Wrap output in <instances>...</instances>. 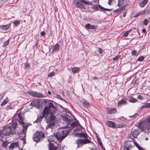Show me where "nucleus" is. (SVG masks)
I'll return each instance as SVG.
<instances>
[{"mask_svg":"<svg viewBox=\"0 0 150 150\" xmlns=\"http://www.w3.org/2000/svg\"><path fill=\"white\" fill-rule=\"evenodd\" d=\"M48 108L51 111L53 110L51 112L48 117L47 119L49 121H51L54 120L55 118V116L54 115L55 113V108L54 107V105L52 103L50 102L48 103Z\"/></svg>","mask_w":150,"mask_h":150,"instance_id":"nucleus-1","label":"nucleus"},{"mask_svg":"<svg viewBox=\"0 0 150 150\" xmlns=\"http://www.w3.org/2000/svg\"><path fill=\"white\" fill-rule=\"evenodd\" d=\"M91 143L90 145L92 146H94V145L92 143H91L90 141L87 139H77L74 143V144L77 145L76 149L79 147H81L83 145L88 143Z\"/></svg>","mask_w":150,"mask_h":150,"instance_id":"nucleus-2","label":"nucleus"},{"mask_svg":"<svg viewBox=\"0 0 150 150\" xmlns=\"http://www.w3.org/2000/svg\"><path fill=\"white\" fill-rule=\"evenodd\" d=\"M138 127L142 131H150V125L144 121L139 122L138 123Z\"/></svg>","mask_w":150,"mask_h":150,"instance_id":"nucleus-3","label":"nucleus"},{"mask_svg":"<svg viewBox=\"0 0 150 150\" xmlns=\"http://www.w3.org/2000/svg\"><path fill=\"white\" fill-rule=\"evenodd\" d=\"M128 140L126 141L124 144V149L125 150H129L130 149L134 146V142L130 137H129Z\"/></svg>","mask_w":150,"mask_h":150,"instance_id":"nucleus-4","label":"nucleus"},{"mask_svg":"<svg viewBox=\"0 0 150 150\" xmlns=\"http://www.w3.org/2000/svg\"><path fill=\"white\" fill-rule=\"evenodd\" d=\"M69 132H58L56 134L54 133L53 137H55L58 140L62 141L67 136Z\"/></svg>","mask_w":150,"mask_h":150,"instance_id":"nucleus-5","label":"nucleus"},{"mask_svg":"<svg viewBox=\"0 0 150 150\" xmlns=\"http://www.w3.org/2000/svg\"><path fill=\"white\" fill-rule=\"evenodd\" d=\"M17 123L16 121L12 122L11 126H5L3 127L2 131H11L13 130L16 128Z\"/></svg>","mask_w":150,"mask_h":150,"instance_id":"nucleus-6","label":"nucleus"},{"mask_svg":"<svg viewBox=\"0 0 150 150\" xmlns=\"http://www.w3.org/2000/svg\"><path fill=\"white\" fill-rule=\"evenodd\" d=\"M44 137V134L43 132H36L34 135L33 139L35 142H37L39 141L42 140V139Z\"/></svg>","mask_w":150,"mask_h":150,"instance_id":"nucleus-7","label":"nucleus"},{"mask_svg":"<svg viewBox=\"0 0 150 150\" xmlns=\"http://www.w3.org/2000/svg\"><path fill=\"white\" fill-rule=\"evenodd\" d=\"M79 124L78 122H73L71 124L70 126L72 127V128L76 127L74 131H84L85 130V129Z\"/></svg>","mask_w":150,"mask_h":150,"instance_id":"nucleus-8","label":"nucleus"},{"mask_svg":"<svg viewBox=\"0 0 150 150\" xmlns=\"http://www.w3.org/2000/svg\"><path fill=\"white\" fill-rule=\"evenodd\" d=\"M73 3L77 8H80L81 10L84 11L85 9V6L83 4V2L81 0L76 1V0H73Z\"/></svg>","mask_w":150,"mask_h":150,"instance_id":"nucleus-9","label":"nucleus"},{"mask_svg":"<svg viewBox=\"0 0 150 150\" xmlns=\"http://www.w3.org/2000/svg\"><path fill=\"white\" fill-rule=\"evenodd\" d=\"M28 93L29 94L34 97L41 98L44 97L43 95L37 92L33 91L30 90L28 91Z\"/></svg>","mask_w":150,"mask_h":150,"instance_id":"nucleus-10","label":"nucleus"},{"mask_svg":"<svg viewBox=\"0 0 150 150\" xmlns=\"http://www.w3.org/2000/svg\"><path fill=\"white\" fill-rule=\"evenodd\" d=\"M119 3L117 6L119 7H121L124 8L129 3L128 0H118Z\"/></svg>","mask_w":150,"mask_h":150,"instance_id":"nucleus-11","label":"nucleus"},{"mask_svg":"<svg viewBox=\"0 0 150 150\" xmlns=\"http://www.w3.org/2000/svg\"><path fill=\"white\" fill-rule=\"evenodd\" d=\"M74 135L75 136L79 138H87L88 137V135L85 132L76 133Z\"/></svg>","mask_w":150,"mask_h":150,"instance_id":"nucleus-12","label":"nucleus"},{"mask_svg":"<svg viewBox=\"0 0 150 150\" xmlns=\"http://www.w3.org/2000/svg\"><path fill=\"white\" fill-rule=\"evenodd\" d=\"M98 8H100L102 10L105 11H110V10H111V9L104 8L103 7L101 6L100 5L98 4L94 5L93 6V8L95 10L98 9Z\"/></svg>","mask_w":150,"mask_h":150,"instance_id":"nucleus-13","label":"nucleus"},{"mask_svg":"<svg viewBox=\"0 0 150 150\" xmlns=\"http://www.w3.org/2000/svg\"><path fill=\"white\" fill-rule=\"evenodd\" d=\"M40 101L38 100H35L32 101L31 105L36 108H38L40 104Z\"/></svg>","mask_w":150,"mask_h":150,"instance_id":"nucleus-14","label":"nucleus"},{"mask_svg":"<svg viewBox=\"0 0 150 150\" xmlns=\"http://www.w3.org/2000/svg\"><path fill=\"white\" fill-rule=\"evenodd\" d=\"M50 111H51L48 109L47 106H45L43 111V116L45 117L46 118Z\"/></svg>","mask_w":150,"mask_h":150,"instance_id":"nucleus-15","label":"nucleus"},{"mask_svg":"<svg viewBox=\"0 0 150 150\" xmlns=\"http://www.w3.org/2000/svg\"><path fill=\"white\" fill-rule=\"evenodd\" d=\"M17 116L19 118V120H18V121L20 124H21L22 122H23V117L21 116L20 113L18 114V115L17 114H15V115L13 117V119L14 120V119H15V117H17Z\"/></svg>","mask_w":150,"mask_h":150,"instance_id":"nucleus-16","label":"nucleus"},{"mask_svg":"<svg viewBox=\"0 0 150 150\" xmlns=\"http://www.w3.org/2000/svg\"><path fill=\"white\" fill-rule=\"evenodd\" d=\"M116 112V110L115 108H108L106 109V113L107 114H114Z\"/></svg>","mask_w":150,"mask_h":150,"instance_id":"nucleus-17","label":"nucleus"},{"mask_svg":"<svg viewBox=\"0 0 150 150\" xmlns=\"http://www.w3.org/2000/svg\"><path fill=\"white\" fill-rule=\"evenodd\" d=\"M21 125L23 126V127L22 131H26L28 127L31 125L30 124H25L23 122H22Z\"/></svg>","mask_w":150,"mask_h":150,"instance_id":"nucleus-18","label":"nucleus"},{"mask_svg":"<svg viewBox=\"0 0 150 150\" xmlns=\"http://www.w3.org/2000/svg\"><path fill=\"white\" fill-rule=\"evenodd\" d=\"M127 99L126 98L122 99L121 100L118 102L117 103V105L119 106H120L123 105H124L126 103Z\"/></svg>","mask_w":150,"mask_h":150,"instance_id":"nucleus-19","label":"nucleus"},{"mask_svg":"<svg viewBox=\"0 0 150 150\" xmlns=\"http://www.w3.org/2000/svg\"><path fill=\"white\" fill-rule=\"evenodd\" d=\"M145 13L148 14L149 13V12H146L144 10L140 11L139 12L137 13L134 16V17H136L139 15L144 14Z\"/></svg>","mask_w":150,"mask_h":150,"instance_id":"nucleus-20","label":"nucleus"},{"mask_svg":"<svg viewBox=\"0 0 150 150\" xmlns=\"http://www.w3.org/2000/svg\"><path fill=\"white\" fill-rule=\"evenodd\" d=\"M106 124L110 127H112L113 128H115L116 124L112 121L107 122H106Z\"/></svg>","mask_w":150,"mask_h":150,"instance_id":"nucleus-21","label":"nucleus"},{"mask_svg":"<svg viewBox=\"0 0 150 150\" xmlns=\"http://www.w3.org/2000/svg\"><path fill=\"white\" fill-rule=\"evenodd\" d=\"M59 44L58 43L56 44L53 47L52 52H55L59 50Z\"/></svg>","mask_w":150,"mask_h":150,"instance_id":"nucleus-22","label":"nucleus"},{"mask_svg":"<svg viewBox=\"0 0 150 150\" xmlns=\"http://www.w3.org/2000/svg\"><path fill=\"white\" fill-rule=\"evenodd\" d=\"M85 27L87 29H95L96 28V26L89 23H87L85 25Z\"/></svg>","mask_w":150,"mask_h":150,"instance_id":"nucleus-23","label":"nucleus"},{"mask_svg":"<svg viewBox=\"0 0 150 150\" xmlns=\"http://www.w3.org/2000/svg\"><path fill=\"white\" fill-rule=\"evenodd\" d=\"M18 143L17 142H14L11 144L9 146V149H13L14 147H18Z\"/></svg>","mask_w":150,"mask_h":150,"instance_id":"nucleus-24","label":"nucleus"},{"mask_svg":"<svg viewBox=\"0 0 150 150\" xmlns=\"http://www.w3.org/2000/svg\"><path fill=\"white\" fill-rule=\"evenodd\" d=\"M71 70L73 73L75 74L79 72L80 68L78 67H73L72 68Z\"/></svg>","mask_w":150,"mask_h":150,"instance_id":"nucleus-25","label":"nucleus"},{"mask_svg":"<svg viewBox=\"0 0 150 150\" xmlns=\"http://www.w3.org/2000/svg\"><path fill=\"white\" fill-rule=\"evenodd\" d=\"M148 0H144L139 4L140 6L141 7H144L147 3Z\"/></svg>","mask_w":150,"mask_h":150,"instance_id":"nucleus-26","label":"nucleus"},{"mask_svg":"<svg viewBox=\"0 0 150 150\" xmlns=\"http://www.w3.org/2000/svg\"><path fill=\"white\" fill-rule=\"evenodd\" d=\"M82 105L85 108H88L90 106V103L86 101L83 102Z\"/></svg>","mask_w":150,"mask_h":150,"instance_id":"nucleus-27","label":"nucleus"},{"mask_svg":"<svg viewBox=\"0 0 150 150\" xmlns=\"http://www.w3.org/2000/svg\"><path fill=\"white\" fill-rule=\"evenodd\" d=\"M8 102V100L7 97L5 99L3 102L1 103V106H3L5 105L6 104H7Z\"/></svg>","mask_w":150,"mask_h":150,"instance_id":"nucleus-28","label":"nucleus"},{"mask_svg":"<svg viewBox=\"0 0 150 150\" xmlns=\"http://www.w3.org/2000/svg\"><path fill=\"white\" fill-rule=\"evenodd\" d=\"M43 116L42 115H41L38 116L37 119L36 120L35 122H38L40 121H41L43 118Z\"/></svg>","mask_w":150,"mask_h":150,"instance_id":"nucleus-29","label":"nucleus"},{"mask_svg":"<svg viewBox=\"0 0 150 150\" xmlns=\"http://www.w3.org/2000/svg\"><path fill=\"white\" fill-rule=\"evenodd\" d=\"M128 100L129 102L134 103L137 101V100L133 97H131L128 99Z\"/></svg>","mask_w":150,"mask_h":150,"instance_id":"nucleus-30","label":"nucleus"},{"mask_svg":"<svg viewBox=\"0 0 150 150\" xmlns=\"http://www.w3.org/2000/svg\"><path fill=\"white\" fill-rule=\"evenodd\" d=\"M10 27V25L7 24L6 25H3L2 26V29L4 30H7Z\"/></svg>","mask_w":150,"mask_h":150,"instance_id":"nucleus-31","label":"nucleus"},{"mask_svg":"<svg viewBox=\"0 0 150 150\" xmlns=\"http://www.w3.org/2000/svg\"><path fill=\"white\" fill-rule=\"evenodd\" d=\"M1 132H2L3 134L4 135L8 136L11 134H13V133H12V132H0V134H1Z\"/></svg>","mask_w":150,"mask_h":150,"instance_id":"nucleus-32","label":"nucleus"},{"mask_svg":"<svg viewBox=\"0 0 150 150\" xmlns=\"http://www.w3.org/2000/svg\"><path fill=\"white\" fill-rule=\"evenodd\" d=\"M132 29H131L128 31H127L124 33L123 35V36L124 37H127L129 33L132 31Z\"/></svg>","mask_w":150,"mask_h":150,"instance_id":"nucleus-33","label":"nucleus"},{"mask_svg":"<svg viewBox=\"0 0 150 150\" xmlns=\"http://www.w3.org/2000/svg\"><path fill=\"white\" fill-rule=\"evenodd\" d=\"M137 132H132V136L133 138H136L138 135L139 134V133H136Z\"/></svg>","mask_w":150,"mask_h":150,"instance_id":"nucleus-34","label":"nucleus"},{"mask_svg":"<svg viewBox=\"0 0 150 150\" xmlns=\"http://www.w3.org/2000/svg\"><path fill=\"white\" fill-rule=\"evenodd\" d=\"M120 7L121 8H120L115 10L114 11V12L115 13H119L121 12L123 10L124 8L121 7Z\"/></svg>","mask_w":150,"mask_h":150,"instance_id":"nucleus-35","label":"nucleus"},{"mask_svg":"<svg viewBox=\"0 0 150 150\" xmlns=\"http://www.w3.org/2000/svg\"><path fill=\"white\" fill-rule=\"evenodd\" d=\"M97 139L98 144L102 147L103 145L100 139L98 137L97 138Z\"/></svg>","mask_w":150,"mask_h":150,"instance_id":"nucleus-36","label":"nucleus"},{"mask_svg":"<svg viewBox=\"0 0 150 150\" xmlns=\"http://www.w3.org/2000/svg\"><path fill=\"white\" fill-rule=\"evenodd\" d=\"M124 125L123 124L116 125L115 128H121L123 127Z\"/></svg>","mask_w":150,"mask_h":150,"instance_id":"nucleus-37","label":"nucleus"},{"mask_svg":"<svg viewBox=\"0 0 150 150\" xmlns=\"http://www.w3.org/2000/svg\"><path fill=\"white\" fill-rule=\"evenodd\" d=\"M20 21H19L16 20L13 22L14 25L17 26L19 24Z\"/></svg>","mask_w":150,"mask_h":150,"instance_id":"nucleus-38","label":"nucleus"},{"mask_svg":"<svg viewBox=\"0 0 150 150\" xmlns=\"http://www.w3.org/2000/svg\"><path fill=\"white\" fill-rule=\"evenodd\" d=\"M136 146L137 147L139 150H141V149L142 148L141 147L140 145L138 144L137 142H134V146Z\"/></svg>","mask_w":150,"mask_h":150,"instance_id":"nucleus-39","label":"nucleus"},{"mask_svg":"<svg viewBox=\"0 0 150 150\" xmlns=\"http://www.w3.org/2000/svg\"><path fill=\"white\" fill-rule=\"evenodd\" d=\"M55 74V72L53 71L52 72H50L48 75V76L50 77H52L53 76H54Z\"/></svg>","mask_w":150,"mask_h":150,"instance_id":"nucleus-40","label":"nucleus"},{"mask_svg":"<svg viewBox=\"0 0 150 150\" xmlns=\"http://www.w3.org/2000/svg\"><path fill=\"white\" fill-rule=\"evenodd\" d=\"M26 132H23V134H24V136L23 137V138L22 139L23 140V143L24 144H25V133Z\"/></svg>","mask_w":150,"mask_h":150,"instance_id":"nucleus-41","label":"nucleus"},{"mask_svg":"<svg viewBox=\"0 0 150 150\" xmlns=\"http://www.w3.org/2000/svg\"><path fill=\"white\" fill-rule=\"evenodd\" d=\"M9 43V40H8L6 41H5L3 45V47H6L8 45Z\"/></svg>","mask_w":150,"mask_h":150,"instance_id":"nucleus-42","label":"nucleus"},{"mask_svg":"<svg viewBox=\"0 0 150 150\" xmlns=\"http://www.w3.org/2000/svg\"><path fill=\"white\" fill-rule=\"evenodd\" d=\"M144 57L143 56L139 57L137 59V60L139 61H142L144 59Z\"/></svg>","mask_w":150,"mask_h":150,"instance_id":"nucleus-43","label":"nucleus"},{"mask_svg":"<svg viewBox=\"0 0 150 150\" xmlns=\"http://www.w3.org/2000/svg\"><path fill=\"white\" fill-rule=\"evenodd\" d=\"M137 98L138 99L142 100L144 99V97L141 95H139L137 96Z\"/></svg>","mask_w":150,"mask_h":150,"instance_id":"nucleus-44","label":"nucleus"},{"mask_svg":"<svg viewBox=\"0 0 150 150\" xmlns=\"http://www.w3.org/2000/svg\"><path fill=\"white\" fill-rule=\"evenodd\" d=\"M148 22V21L147 19H145L143 21L144 24L145 25H147Z\"/></svg>","mask_w":150,"mask_h":150,"instance_id":"nucleus-45","label":"nucleus"},{"mask_svg":"<svg viewBox=\"0 0 150 150\" xmlns=\"http://www.w3.org/2000/svg\"><path fill=\"white\" fill-rule=\"evenodd\" d=\"M81 1H82L83 3H84L85 4H91L90 2H89L88 1L84 0H81Z\"/></svg>","mask_w":150,"mask_h":150,"instance_id":"nucleus-46","label":"nucleus"},{"mask_svg":"<svg viewBox=\"0 0 150 150\" xmlns=\"http://www.w3.org/2000/svg\"><path fill=\"white\" fill-rule=\"evenodd\" d=\"M8 143L7 142H3L2 145L4 147H6L7 146Z\"/></svg>","mask_w":150,"mask_h":150,"instance_id":"nucleus-47","label":"nucleus"},{"mask_svg":"<svg viewBox=\"0 0 150 150\" xmlns=\"http://www.w3.org/2000/svg\"><path fill=\"white\" fill-rule=\"evenodd\" d=\"M98 52H99L100 54H102L103 52L102 50L100 47H98Z\"/></svg>","mask_w":150,"mask_h":150,"instance_id":"nucleus-48","label":"nucleus"},{"mask_svg":"<svg viewBox=\"0 0 150 150\" xmlns=\"http://www.w3.org/2000/svg\"><path fill=\"white\" fill-rule=\"evenodd\" d=\"M88 148L91 150H98V149L96 147H89Z\"/></svg>","mask_w":150,"mask_h":150,"instance_id":"nucleus-49","label":"nucleus"},{"mask_svg":"<svg viewBox=\"0 0 150 150\" xmlns=\"http://www.w3.org/2000/svg\"><path fill=\"white\" fill-rule=\"evenodd\" d=\"M30 64L28 63H25V67L26 68H28L29 67Z\"/></svg>","mask_w":150,"mask_h":150,"instance_id":"nucleus-50","label":"nucleus"},{"mask_svg":"<svg viewBox=\"0 0 150 150\" xmlns=\"http://www.w3.org/2000/svg\"><path fill=\"white\" fill-rule=\"evenodd\" d=\"M115 0H108V4L109 5H111V3L114 1Z\"/></svg>","mask_w":150,"mask_h":150,"instance_id":"nucleus-51","label":"nucleus"},{"mask_svg":"<svg viewBox=\"0 0 150 150\" xmlns=\"http://www.w3.org/2000/svg\"><path fill=\"white\" fill-rule=\"evenodd\" d=\"M137 115V113H135L134 115H133L130 116L129 117H130V118H134L136 117V115Z\"/></svg>","mask_w":150,"mask_h":150,"instance_id":"nucleus-52","label":"nucleus"},{"mask_svg":"<svg viewBox=\"0 0 150 150\" xmlns=\"http://www.w3.org/2000/svg\"><path fill=\"white\" fill-rule=\"evenodd\" d=\"M137 53V52L135 50H134L133 51H132V55H136V53Z\"/></svg>","mask_w":150,"mask_h":150,"instance_id":"nucleus-53","label":"nucleus"},{"mask_svg":"<svg viewBox=\"0 0 150 150\" xmlns=\"http://www.w3.org/2000/svg\"><path fill=\"white\" fill-rule=\"evenodd\" d=\"M119 57V56H116L113 58V59L114 61L118 59Z\"/></svg>","mask_w":150,"mask_h":150,"instance_id":"nucleus-54","label":"nucleus"},{"mask_svg":"<svg viewBox=\"0 0 150 150\" xmlns=\"http://www.w3.org/2000/svg\"><path fill=\"white\" fill-rule=\"evenodd\" d=\"M67 128H68V126H66L64 127H61L60 128V129H67Z\"/></svg>","mask_w":150,"mask_h":150,"instance_id":"nucleus-55","label":"nucleus"},{"mask_svg":"<svg viewBox=\"0 0 150 150\" xmlns=\"http://www.w3.org/2000/svg\"><path fill=\"white\" fill-rule=\"evenodd\" d=\"M45 34H46V33L44 31L41 32L40 33L41 35L43 36H45Z\"/></svg>","mask_w":150,"mask_h":150,"instance_id":"nucleus-56","label":"nucleus"},{"mask_svg":"<svg viewBox=\"0 0 150 150\" xmlns=\"http://www.w3.org/2000/svg\"><path fill=\"white\" fill-rule=\"evenodd\" d=\"M93 2L94 3H99V0H93Z\"/></svg>","mask_w":150,"mask_h":150,"instance_id":"nucleus-57","label":"nucleus"},{"mask_svg":"<svg viewBox=\"0 0 150 150\" xmlns=\"http://www.w3.org/2000/svg\"><path fill=\"white\" fill-rule=\"evenodd\" d=\"M144 108H145V105H144V104L143 105V106H142L141 107H140V109L141 110H142Z\"/></svg>","mask_w":150,"mask_h":150,"instance_id":"nucleus-58","label":"nucleus"},{"mask_svg":"<svg viewBox=\"0 0 150 150\" xmlns=\"http://www.w3.org/2000/svg\"><path fill=\"white\" fill-rule=\"evenodd\" d=\"M147 121L148 122H150V115L147 118Z\"/></svg>","mask_w":150,"mask_h":150,"instance_id":"nucleus-59","label":"nucleus"},{"mask_svg":"<svg viewBox=\"0 0 150 150\" xmlns=\"http://www.w3.org/2000/svg\"><path fill=\"white\" fill-rule=\"evenodd\" d=\"M142 32H143L144 33H146V29H142Z\"/></svg>","mask_w":150,"mask_h":150,"instance_id":"nucleus-60","label":"nucleus"},{"mask_svg":"<svg viewBox=\"0 0 150 150\" xmlns=\"http://www.w3.org/2000/svg\"><path fill=\"white\" fill-rule=\"evenodd\" d=\"M93 79L96 80L97 79H98V78L96 76H94V77H93Z\"/></svg>","mask_w":150,"mask_h":150,"instance_id":"nucleus-61","label":"nucleus"},{"mask_svg":"<svg viewBox=\"0 0 150 150\" xmlns=\"http://www.w3.org/2000/svg\"><path fill=\"white\" fill-rule=\"evenodd\" d=\"M126 14H127L126 13V12H124L123 14V16L124 17H125L126 16Z\"/></svg>","mask_w":150,"mask_h":150,"instance_id":"nucleus-62","label":"nucleus"},{"mask_svg":"<svg viewBox=\"0 0 150 150\" xmlns=\"http://www.w3.org/2000/svg\"><path fill=\"white\" fill-rule=\"evenodd\" d=\"M146 12H149V11H150V9H148L147 10H144Z\"/></svg>","mask_w":150,"mask_h":150,"instance_id":"nucleus-63","label":"nucleus"},{"mask_svg":"<svg viewBox=\"0 0 150 150\" xmlns=\"http://www.w3.org/2000/svg\"><path fill=\"white\" fill-rule=\"evenodd\" d=\"M71 130V129H69L66 130H63L62 131H70V130Z\"/></svg>","mask_w":150,"mask_h":150,"instance_id":"nucleus-64","label":"nucleus"}]
</instances>
